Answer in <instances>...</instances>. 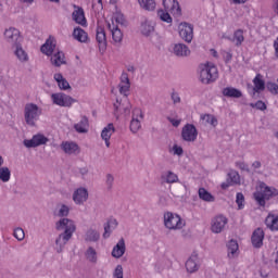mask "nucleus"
<instances>
[{"label":"nucleus","instance_id":"obj_45","mask_svg":"<svg viewBox=\"0 0 278 278\" xmlns=\"http://www.w3.org/2000/svg\"><path fill=\"white\" fill-rule=\"evenodd\" d=\"M199 197L202 201H206V203H214L216 199L212 193H210L205 188H200L199 189Z\"/></svg>","mask_w":278,"mask_h":278},{"label":"nucleus","instance_id":"obj_21","mask_svg":"<svg viewBox=\"0 0 278 278\" xmlns=\"http://www.w3.org/2000/svg\"><path fill=\"white\" fill-rule=\"evenodd\" d=\"M12 49H13V53H14L16 60H18V62H21L22 64L29 62V53H27V50H25L23 48L22 43L12 46Z\"/></svg>","mask_w":278,"mask_h":278},{"label":"nucleus","instance_id":"obj_53","mask_svg":"<svg viewBox=\"0 0 278 278\" xmlns=\"http://www.w3.org/2000/svg\"><path fill=\"white\" fill-rule=\"evenodd\" d=\"M236 203L238 205V210H244V194L240 192L237 193Z\"/></svg>","mask_w":278,"mask_h":278},{"label":"nucleus","instance_id":"obj_24","mask_svg":"<svg viewBox=\"0 0 278 278\" xmlns=\"http://www.w3.org/2000/svg\"><path fill=\"white\" fill-rule=\"evenodd\" d=\"M61 149L67 155H78V153L81 151L79 149V144H77L75 141H63L61 143Z\"/></svg>","mask_w":278,"mask_h":278},{"label":"nucleus","instance_id":"obj_39","mask_svg":"<svg viewBox=\"0 0 278 278\" xmlns=\"http://www.w3.org/2000/svg\"><path fill=\"white\" fill-rule=\"evenodd\" d=\"M254 88H253V94L256 92H264L266 89V83L262 78L260 74H257L253 79Z\"/></svg>","mask_w":278,"mask_h":278},{"label":"nucleus","instance_id":"obj_35","mask_svg":"<svg viewBox=\"0 0 278 278\" xmlns=\"http://www.w3.org/2000/svg\"><path fill=\"white\" fill-rule=\"evenodd\" d=\"M161 181L163 184H179V176L175 172L167 170L161 175Z\"/></svg>","mask_w":278,"mask_h":278},{"label":"nucleus","instance_id":"obj_9","mask_svg":"<svg viewBox=\"0 0 278 278\" xmlns=\"http://www.w3.org/2000/svg\"><path fill=\"white\" fill-rule=\"evenodd\" d=\"M88 199H90V192L86 187L76 188L72 194V201L75 205H84L88 202Z\"/></svg>","mask_w":278,"mask_h":278},{"label":"nucleus","instance_id":"obj_33","mask_svg":"<svg viewBox=\"0 0 278 278\" xmlns=\"http://www.w3.org/2000/svg\"><path fill=\"white\" fill-rule=\"evenodd\" d=\"M125 239H121L112 250V257H115V260H121V257L125 255Z\"/></svg>","mask_w":278,"mask_h":278},{"label":"nucleus","instance_id":"obj_22","mask_svg":"<svg viewBox=\"0 0 278 278\" xmlns=\"http://www.w3.org/2000/svg\"><path fill=\"white\" fill-rule=\"evenodd\" d=\"M118 88L121 94L124 97H129V88H131V83L129 81V74L126 72H123L121 75Z\"/></svg>","mask_w":278,"mask_h":278},{"label":"nucleus","instance_id":"obj_36","mask_svg":"<svg viewBox=\"0 0 278 278\" xmlns=\"http://www.w3.org/2000/svg\"><path fill=\"white\" fill-rule=\"evenodd\" d=\"M85 260L89 262V264H97L99 262V253L97 252V249L89 247L85 251Z\"/></svg>","mask_w":278,"mask_h":278},{"label":"nucleus","instance_id":"obj_2","mask_svg":"<svg viewBox=\"0 0 278 278\" xmlns=\"http://www.w3.org/2000/svg\"><path fill=\"white\" fill-rule=\"evenodd\" d=\"M198 79L201 84H214L218 79V67L212 62L201 63L198 67Z\"/></svg>","mask_w":278,"mask_h":278},{"label":"nucleus","instance_id":"obj_17","mask_svg":"<svg viewBox=\"0 0 278 278\" xmlns=\"http://www.w3.org/2000/svg\"><path fill=\"white\" fill-rule=\"evenodd\" d=\"M96 40L98 42L100 53H105V49H108V37L105 35V28L98 24L96 29Z\"/></svg>","mask_w":278,"mask_h":278},{"label":"nucleus","instance_id":"obj_12","mask_svg":"<svg viewBox=\"0 0 278 278\" xmlns=\"http://www.w3.org/2000/svg\"><path fill=\"white\" fill-rule=\"evenodd\" d=\"M47 142H49V137L39 132L34 135L31 139H25L23 144L26 149H36V147H42Z\"/></svg>","mask_w":278,"mask_h":278},{"label":"nucleus","instance_id":"obj_64","mask_svg":"<svg viewBox=\"0 0 278 278\" xmlns=\"http://www.w3.org/2000/svg\"><path fill=\"white\" fill-rule=\"evenodd\" d=\"M274 49H275V55H276V58H278V37L276 38V40L274 42Z\"/></svg>","mask_w":278,"mask_h":278},{"label":"nucleus","instance_id":"obj_49","mask_svg":"<svg viewBox=\"0 0 278 278\" xmlns=\"http://www.w3.org/2000/svg\"><path fill=\"white\" fill-rule=\"evenodd\" d=\"M232 41L236 42L238 47H240V45L244 42V33L242 31V29H238L235 31Z\"/></svg>","mask_w":278,"mask_h":278},{"label":"nucleus","instance_id":"obj_34","mask_svg":"<svg viewBox=\"0 0 278 278\" xmlns=\"http://www.w3.org/2000/svg\"><path fill=\"white\" fill-rule=\"evenodd\" d=\"M173 52L178 58H188V55H190V48L184 43H175L173 47Z\"/></svg>","mask_w":278,"mask_h":278},{"label":"nucleus","instance_id":"obj_37","mask_svg":"<svg viewBox=\"0 0 278 278\" xmlns=\"http://www.w3.org/2000/svg\"><path fill=\"white\" fill-rule=\"evenodd\" d=\"M73 38L74 40H77V42L86 43L88 42V33L81 27H76L73 30Z\"/></svg>","mask_w":278,"mask_h":278},{"label":"nucleus","instance_id":"obj_31","mask_svg":"<svg viewBox=\"0 0 278 278\" xmlns=\"http://www.w3.org/2000/svg\"><path fill=\"white\" fill-rule=\"evenodd\" d=\"M75 131L77 134H88L90 129V123L86 116H81L80 121L74 125Z\"/></svg>","mask_w":278,"mask_h":278},{"label":"nucleus","instance_id":"obj_25","mask_svg":"<svg viewBox=\"0 0 278 278\" xmlns=\"http://www.w3.org/2000/svg\"><path fill=\"white\" fill-rule=\"evenodd\" d=\"M72 18L77 23V25H81V27H86L88 22L86 21V14L84 13V9L75 5L74 11L72 13Z\"/></svg>","mask_w":278,"mask_h":278},{"label":"nucleus","instance_id":"obj_6","mask_svg":"<svg viewBox=\"0 0 278 278\" xmlns=\"http://www.w3.org/2000/svg\"><path fill=\"white\" fill-rule=\"evenodd\" d=\"M50 99L53 105H58L59 108H72L74 103H77V100H75V98L64 92L51 93Z\"/></svg>","mask_w":278,"mask_h":278},{"label":"nucleus","instance_id":"obj_29","mask_svg":"<svg viewBox=\"0 0 278 278\" xmlns=\"http://www.w3.org/2000/svg\"><path fill=\"white\" fill-rule=\"evenodd\" d=\"M118 227V220L114 217H111L105 224H104V232L103 238L104 240H108L110 236H112V231Z\"/></svg>","mask_w":278,"mask_h":278},{"label":"nucleus","instance_id":"obj_40","mask_svg":"<svg viewBox=\"0 0 278 278\" xmlns=\"http://www.w3.org/2000/svg\"><path fill=\"white\" fill-rule=\"evenodd\" d=\"M224 97H228L230 99H240L242 97V91L233 87H226L222 91Z\"/></svg>","mask_w":278,"mask_h":278},{"label":"nucleus","instance_id":"obj_38","mask_svg":"<svg viewBox=\"0 0 278 278\" xmlns=\"http://www.w3.org/2000/svg\"><path fill=\"white\" fill-rule=\"evenodd\" d=\"M50 61L53 66H62V64H66V56L64 52L58 51L52 54Z\"/></svg>","mask_w":278,"mask_h":278},{"label":"nucleus","instance_id":"obj_14","mask_svg":"<svg viewBox=\"0 0 278 278\" xmlns=\"http://www.w3.org/2000/svg\"><path fill=\"white\" fill-rule=\"evenodd\" d=\"M155 21L144 17L139 26V31L142 36H146L147 38L153 36L155 34Z\"/></svg>","mask_w":278,"mask_h":278},{"label":"nucleus","instance_id":"obj_50","mask_svg":"<svg viewBox=\"0 0 278 278\" xmlns=\"http://www.w3.org/2000/svg\"><path fill=\"white\" fill-rule=\"evenodd\" d=\"M13 236L18 240V242H23V240H25V230H23L21 227H17L14 229Z\"/></svg>","mask_w":278,"mask_h":278},{"label":"nucleus","instance_id":"obj_18","mask_svg":"<svg viewBox=\"0 0 278 278\" xmlns=\"http://www.w3.org/2000/svg\"><path fill=\"white\" fill-rule=\"evenodd\" d=\"M201 268V258L199 257V253L193 252L186 262V270L187 273H197Z\"/></svg>","mask_w":278,"mask_h":278},{"label":"nucleus","instance_id":"obj_59","mask_svg":"<svg viewBox=\"0 0 278 278\" xmlns=\"http://www.w3.org/2000/svg\"><path fill=\"white\" fill-rule=\"evenodd\" d=\"M168 121L173 125V127L181 125V119H179L178 117H168Z\"/></svg>","mask_w":278,"mask_h":278},{"label":"nucleus","instance_id":"obj_23","mask_svg":"<svg viewBox=\"0 0 278 278\" xmlns=\"http://www.w3.org/2000/svg\"><path fill=\"white\" fill-rule=\"evenodd\" d=\"M264 229L262 228H256L251 237V242L254 249H262L264 247Z\"/></svg>","mask_w":278,"mask_h":278},{"label":"nucleus","instance_id":"obj_19","mask_svg":"<svg viewBox=\"0 0 278 278\" xmlns=\"http://www.w3.org/2000/svg\"><path fill=\"white\" fill-rule=\"evenodd\" d=\"M131 112V103L125 100L119 102L118 100L114 103V114L118 118L119 116H129Z\"/></svg>","mask_w":278,"mask_h":278},{"label":"nucleus","instance_id":"obj_41","mask_svg":"<svg viewBox=\"0 0 278 278\" xmlns=\"http://www.w3.org/2000/svg\"><path fill=\"white\" fill-rule=\"evenodd\" d=\"M53 51H55V40L49 38L45 45L41 46V52H43L45 55H53Z\"/></svg>","mask_w":278,"mask_h":278},{"label":"nucleus","instance_id":"obj_63","mask_svg":"<svg viewBox=\"0 0 278 278\" xmlns=\"http://www.w3.org/2000/svg\"><path fill=\"white\" fill-rule=\"evenodd\" d=\"M252 168H254V170H257V168H262V163L260 161H255L254 163H252Z\"/></svg>","mask_w":278,"mask_h":278},{"label":"nucleus","instance_id":"obj_27","mask_svg":"<svg viewBox=\"0 0 278 278\" xmlns=\"http://www.w3.org/2000/svg\"><path fill=\"white\" fill-rule=\"evenodd\" d=\"M238 255H240V245L238 241L232 239L227 243V257L228 260H236Z\"/></svg>","mask_w":278,"mask_h":278},{"label":"nucleus","instance_id":"obj_7","mask_svg":"<svg viewBox=\"0 0 278 278\" xmlns=\"http://www.w3.org/2000/svg\"><path fill=\"white\" fill-rule=\"evenodd\" d=\"M142 121H144V112H142V109H132L131 121L129 125L131 134H138L140 129H142Z\"/></svg>","mask_w":278,"mask_h":278},{"label":"nucleus","instance_id":"obj_61","mask_svg":"<svg viewBox=\"0 0 278 278\" xmlns=\"http://www.w3.org/2000/svg\"><path fill=\"white\" fill-rule=\"evenodd\" d=\"M235 5H244V3H248L249 0H229Z\"/></svg>","mask_w":278,"mask_h":278},{"label":"nucleus","instance_id":"obj_43","mask_svg":"<svg viewBox=\"0 0 278 278\" xmlns=\"http://www.w3.org/2000/svg\"><path fill=\"white\" fill-rule=\"evenodd\" d=\"M138 3L140 8L147 12H154L157 7L155 0H138Z\"/></svg>","mask_w":278,"mask_h":278},{"label":"nucleus","instance_id":"obj_57","mask_svg":"<svg viewBox=\"0 0 278 278\" xmlns=\"http://www.w3.org/2000/svg\"><path fill=\"white\" fill-rule=\"evenodd\" d=\"M237 168H240V170H245V173H249V164H247L243 161H239L236 163Z\"/></svg>","mask_w":278,"mask_h":278},{"label":"nucleus","instance_id":"obj_62","mask_svg":"<svg viewBox=\"0 0 278 278\" xmlns=\"http://www.w3.org/2000/svg\"><path fill=\"white\" fill-rule=\"evenodd\" d=\"M126 70L128 73H130L131 75H134L136 73V66L134 65H127Z\"/></svg>","mask_w":278,"mask_h":278},{"label":"nucleus","instance_id":"obj_51","mask_svg":"<svg viewBox=\"0 0 278 278\" xmlns=\"http://www.w3.org/2000/svg\"><path fill=\"white\" fill-rule=\"evenodd\" d=\"M170 153H173V155H178L181 156L184 155V148H181V146L175 143L172 148H170Z\"/></svg>","mask_w":278,"mask_h":278},{"label":"nucleus","instance_id":"obj_4","mask_svg":"<svg viewBox=\"0 0 278 278\" xmlns=\"http://www.w3.org/2000/svg\"><path fill=\"white\" fill-rule=\"evenodd\" d=\"M163 224L169 231H179L186 227V220L181 218V215L167 211L163 214Z\"/></svg>","mask_w":278,"mask_h":278},{"label":"nucleus","instance_id":"obj_15","mask_svg":"<svg viewBox=\"0 0 278 278\" xmlns=\"http://www.w3.org/2000/svg\"><path fill=\"white\" fill-rule=\"evenodd\" d=\"M178 31L180 38H182L185 42H192V38H194V26L186 22H182L178 26Z\"/></svg>","mask_w":278,"mask_h":278},{"label":"nucleus","instance_id":"obj_8","mask_svg":"<svg viewBox=\"0 0 278 278\" xmlns=\"http://www.w3.org/2000/svg\"><path fill=\"white\" fill-rule=\"evenodd\" d=\"M3 38L5 42L12 45V47H15L23 42V36L21 35V30L14 26L4 29Z\"/></svg>","mask_w":278,"mask_h":278},{"label":"nucleus","instance_id":"obj_55","mask_svg":"<svg viewBox=\"0 0 278 278\" xmlns=\"http://www.w3.org/2000/svg\"><path fill=\"white\" fill-rule=\"evenodd\" d=\"M266 88L271 94H278V85L276 83H267Z\"/></svg>","mask_w":278,"mask_h":278},{"label":"nucleus","instance_id":"obj_32","mask_svg":"<svg viewBox=\"0 0 278 278\" xmlns=\"http://www.w3.org/2000/svg\"><path fill=\"white\" fill-rule=\"evenodd\" d=\"M240 184V174L236 170H230L228 173L227 182L222 184L223 190H227L228 186H236Z\"/></svg>","mask_w":278,"mask_h":278},{"label":"nucleus","instance_id":"obj_44","mask_svg":"<svg viewBox=\"0 0 278 278\" xmlns=\"http://www.w3.org/2000/svg\"><path fill=\"white\" fill-rule=\"evenodd\" d=\"M71 214V207L66 204H59L54 211V216H59V218H66Z\"/></svg>","mask_w":278,"mask_h":278},{"label":"nucleus","instance_id":"obj_42","mask_svg":"<svg viewBox=\"0 0 278 278\" xmlns=\"http://www.w3.org/2000/svg\"><path fill=\"white\" fill-rule=\"evenodd\" d=\"M156 16L163 23H167V25H173V16H170L169 11H166L165 9H160L156 12Z\"/></svg>","mask_w":278,"mask_h":278},{"label":"nucleus","instance_id":"obj_26","mask_svg":"<svg viewBox=\"0 0 278 278\" xmlns=\"http://www.w3.org/2000/svg\"><path fill=\"white\" fill-rule=\"evenodd\" d=\"M108 29L112 35V40L115 45L123 42V30L118 27V25L114 23H108Z\"/></svg>","mask_w":278,"mask_h":278},{"label":"nucleus","instance_id":"obj_47","mask_svg":"<svg viewBox=\"0 0 278 278\" xmlns=\"http://www.w3.org/2000/svg\"><path fill=\"white\" fill-rule=\"evenodd\" d=\"M201 121H203L205 125H211V127H216L218 125V119L212 114L201 115Z\"/></svg>","mask_w":278,"mask_h":278},{"label":"nucleus","instance_id":"obj_3","mask_svg":"<svg viewBox=\"0 0 278 278\" xmlns=\"http://www.w3.org/2000/svg\"><path fill=\"white\" fill-rule=\"evenodd\" d=\"M278 197V190L275 187L266 185V182H258L256 186V191L254 192V200L261 207L266 206V201L275 199Z\"/></svg>","mask_w":278,"mask_h":278},{"label":"nucleus","instance_id":"obj_16","mask_svg":"<svg viewBox=\"0 0 278 278\" xmlns=\"http://www.w3.org/2000/svg\"><path fill=\"white\" fill-rule=\"evenodd\" d=\"M163 10L169 12L176 18L181 16V5L177 0H162Z\"/></svg>","mask_w":278,"mask_h":278},{"label":"nucleus","instance_id":"obj_20","mask_svg":"<svg viewBox=\"0 0 278 278\" xmlns=\"http://www.w3.org/2000/svg\"><path fill=\"white\" fill-rule=\"evenodd\" d=\"M116 132V127H114L113 123L108 124L101 131V140H103L106 149H110L112 147V143L110 140H112V136Z\"/></svg>","mask_w":278,"mask_h":278},{"label":"nucleus","instance_id":"obj_58","mask_svg":"<svg viewBox=\"0 0 278 278\" xmlns=\"http://www.w3.org/2000/svg\"><path fill=\"white\" fill-rule=\"evenodd\" d=\"M78 173L83 179H86V177H88V175L90 173V169H88V167H81V168H79Z\"/></svg>","mask_w":278,"mask_h":278},{"label":"nucleus","instance_id":"obj_56","mask_svg":"<svg viewBox=\"0 0 278 278\" xmlns=\"http://www.w3.org/2000/svg\"><path fill=\"white\" fill-rule=\"evenodd\" d=\"M250 108H255L256 110L264 112V110H266V103L263 101H257L256 103H250Z\"/></svg>","mask_w":278,"mask_h":278},{"label":"nucleus","instance_id":"obj_1","mask_svg":"<svg viewBox=\"0 0 278 278\" xmlns=\"http://www.w3.org/2000/svg\"><path fill=\"white\" fill-rule=\"evenodd\" d=\"M56 231H62L55 239L54 250L56 253H62L64 247L68 244L75 231H77V224L71 218L63 217L55 224Z\"/></svg>","mask_w":278,"mask_h":278},{"label":"nucleus","instance_id":"obj_60","mask_svg":"<svg viewBox=\"0 0 278 278\" xmlns=\"http://www.w3.org/2000/svg\"><path fill=\"white\" fill-rule=\"evenodd\" d=\"M172 101H173L174 103H181V97H179V93L173 92V93H172Z\"/></svg>","mask_w":278,"mask_h":278},{"label":"nucleus","instance_id":"obj_13","mask_svg":"<svg viewBox=\"0 0 278 278\" xmlns=\"http://www.w3.org/2000/svg\"><path fill=\"white\" fill-rule=\"evenodd\" d=\"M227 223H229V219L225 215H216L211 220V231L213 233H223Z\"/></svg>","mask_w":278,"mask_h":278},{"label":"nucleus","instance_id":"obj_46","mask_svg":"<svg viewBox=\"0 0 278 278\" xmlns=\"http://www.w3.org/2000/svg\"><path fill=\"white\" fill-rule=\"evenodd\" d=\"M10 179H12V172L10 168L5 166L0 167V181H2V184H8Z\"/></svg>","mask_w":278,"mask_h":278},{"label":"nucleus","instance_id":"obj_52","mask_svg":"<svg viewBox=\"0 0 278 278\" xmlns=\"http://www.w3.org/2000/svg\"><path fill=\"white\" fill-rule=\"evenodd\" d=\"M105 186L108 190H112L114 188V175L106 174L105 176Z\"/></svg>","mask_w":278,"mask_h":278},{"label":"nucleus","instance_id":"obj_10","mask_svg":"<svg viewBox=\"0 0 278 278\" xmlns=\"http://www.w3.org/2000/svg\"><path fill=\"white\" fill-rule=\"evenodd\" d=\"M85 242H99L101 240V224L91 225L84 235Z\"/></svg>","mask_w":278,"mask_h":278},{"label":"nucleus","instance_id":"obj_28","mask_svg":"<svg viewBox=\"0 0 278 278\" xmlns=\"http://www.w3.org/2000/svg\"><path fill=\"white\" fill-rule=\"evenodd\" d=\"M265 225L270 231H278V213L270 212L265 219Z\"/></svg>","mask_w":278,"mask_h":278},{"label":"nucleus","instance_id":"obj_54","mask_svg":"<svg viewBox=\"0 0 278 278\" xmlns=\"http://www.w3.org/2000/svg\"><path fill=\"white\" fill-rule=\"evenodd\" d=\"M113 278H125L123 271V265H117L113 270Z\"/></svg>","mask_w":278,"mask_h":278},{"label":"nucleus","instance_id":"obj_48","mask_svg":"<svg viewBox=\"0 0 278 278\" xmlns=\"http://www.w3.org/2000/svg\"><path fill=\"white\" fill-rule=\"evenodd\" d=\"M108 23H113V25H117V27L118 25H125V16L121 11H116Z\"/></svg>","mask_w":278,"mask_h":278},{"label":"nucleus","instance_id":"obj_5","mask_svg":"<svg viewBox=\"0 0 278 278\" xmlns=\"http://www.w3.org/2000/svg\"><path fill=\"white\" fill-rule=\"evenodd\" d=\"M42 116V108L36 103H27L24 108V121L28 127H36L37 121Z\"/></svg>","mask_w":278,"mask_h":278},{"label":"nucleus","instance_id":"obj_11","mask_svg":"<svg viewBox=\"0 0 278 278\" xmlns=\"http://www.w3.org/2000/svg\"><path fill=\"white\" fill-rule=\"evenodd\" d=\"M181 138L185 142H195L197 138H199V130H197V126L186 124L181 130Z\"/></svg>","mask_w":278,"mask_h":278},{"label":"nucleus","instance_id":"obj_30","mask_svg":"<svg viewBox=\"0 0 278 278\" xmlns=\"http://www.w3.org/2000/svg\"><path fill=\"white\" fill-rule=\"evenodd\" d=\"M53 79L56 83L59 90H71V84L65 79L62 73H54Z\"/></svg>","mask_w":278,"mask_h":278}]
</instances>
